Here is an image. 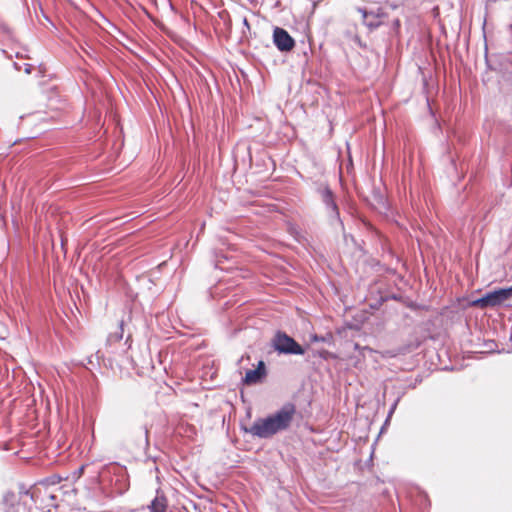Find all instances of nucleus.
<instances>
[{"mask_svg":"<svg viewBox=\"0 0 512 512\" xmlns=\"http://www.w3.org/2000/svg\"><path fill=\"white\" fill-rule=\"evenodd\" d=\"M271 345L279 354L303 355L305 350L292 337L285 332L277 331L272 338Z\"/></svg>","mask_w":512,"mask_h":512,"instance_id":"f03ea898","label":"nucleus"},{"mask_svg":"<svg viewBox=\"0 0 512 512\" xmlns=\"http://www.w3.org/2000/svg\"><path fill=\"white\" fill-rule=\"evenodd\" d=\"M312 341H314V342L324 341V337H322V336H318V335H314V336L312 337Z\"/></svg>","mask_w":512,"mask_h":512,"instance_id":"a211bd4d","label":"nucleus"},{"mask_svg":"<svg viewBox=\"0 0 512 512\" xmlns=\"http://www.w3.org/2000/svg\"><path fill=\"white\" fill-rule=\"evenodd\" d=\"M49 497L53 500L55 499V496L53 494H50Z\"/></svg>","mask_w":512,"mask_h":512,"instance_id":"5701e85b","label":"nucleus"},{"mask_svg":"<svg viewBox=\"0 0 512 512\" xmlns=\"http://www.w3.org/2000/svg\"><path fill=\"white\" fill-rule=\"evenodd\" d=\"M5 512H24L25 507L21 504L19 497L12 492L6 493L3 498Z\"/></svg>","mask_w":512,"mask_h":512,"instance_id":"6e6552de","label":"nucleus"},{"mask_svg":"<svg viewBox=\"0 0 512 512\" xmlns=\"http://www.w3.org/2000/svg\"><path fill=\"white\" fill-rule=\"evenodd\" d=\"M123 326H124V322L121 321L119 324V327H118V331L109 334V336L107 338L108 344L118 342L123 338V333H124Z\"/></svg>","mask_w":512,"mask_h":512,"instance_id":"ddd939ff","label":"nucleus"},{"mask_svg":"<svg viewBox=\"0 0 512 512\" xmlns=\"http://www.w3.org/2000/svg\"><path fill=\"white\" fill-rule=\"evenodd\" d=\"M144 438H145L146 444H148V429L147 428H144Z\"/></svg>","mask_w":512,"mask_h":512,"instance_id":"6ab92c4d","label":"nucleus"},{"mask_svg":"<svg viewBox=\"0 0 512 512\" xmlns=\"http://www.w3.org/2000/svg\"><path fill=\"white\" fill-rule=\"evenodd\" d=\"M219 264H220V260H218V261H217V263H216V267H218V266H219Z\"/></svg>","mask_w":512,"mask_h":512,"instance_id":"b1692460","label":"nucleus"},{"mask_svg":"<svg viewBox=\"0 0 512 512\" xmlns=\"http://www.w3.org/2000/svg\"><path fill=\"white\" fill-rule=\"evenodd\" d=\"M148 508L149 512H165L167 509V498L162 492L157 490L156 496Z\"/></svg>","mask_w":512,"mask_h":512,"instance_id":"9d476101","label":"nucleus"},{"mask_svg":"<svg viewBox=\"0 0 512 512\" xmlns=\"http://www.w3.org/2000/svg\"><path fill=\"white\" fill-rule=\"evenodd\" d=\"M273 41L275 46L282 52L291 51L295 46L294 39L285 29L280 27L274 29Z\"/></svg>","mask_w":512,"mask_h":512,"instance_id":"39448f33","label":"nucleus"},{"mask_svg":"<svg viewBox=\"0 0 512 512\" xmlns=\"http://www.w3.org/2000/svg\"><path fill=\"white\" fill-rule=\"evenodd\" d=\"M498 306L512 297V286L496 290Z\"/></svg>","mask_w":512,"mask_h":512,"instance_id":"9b49d317","label":"nucleus"},{"mask_svg":"<svg viewBox=\"0 0 512 512\" xmlns=\"http://www.w3.org/2000/svg\"><path fill=\"white\" fill-rule=\"evenodd\" d=\"M84 469H85V466H84V465H82L81 467H79V468L75 471L74 475H75L76 477H78V478H79V477L83 474Z\"/></svg>","mask_w":512,"mask_h":512,"instance_id":"f3484780","label":"nucleus"},{"mask_svg":"<svg viewBox=\"0 0 512 512\" xmlns=\"http://www.w3.org/2000/svg\"><path fill=\"white\" fill-rule=\"evenodd\" d=\"M61 478L57 475H53L39 482V485L50 486L56 485L60 482Z\"/></svg>","mask_w":512,"mask_h":512,"instance_id":"4468645a","label":"nucleus"},{"mask_svg":"<svg viewBox=\"0 0 512 512\" xmlns=\"http://www.w3.org/2000/svg\"><path fill=\"white\" fill-rule=\"evenodd\" d=\"M472 305L481 309L498 306L496 290L487 292L481 298L474 300Z\"/></svg>","mask_w":512,"mask_h":512,"instance_id":"1a4fd4ad","label":"nucleus"},{"mask_svg":"<svg viewBox=\"0 0 512 512\" xmlns=\"http://www.w3.org/2000/svg\"><path fill=\"white\" fill-rule=\"evenodd\" d=\"M107 469L110 473H113L115 477L114 485L117 492L120 494L124 493L129 487V479L126 469L117 464L110 465Z\"/></svg>","mask_w":512,"mask_h":512,"instance_id":"423d86ee","label":"nucleus"},{"mask_svg":"<svg viewBox=\"0 0 512 512\" xmlns=\"http://www.w3.org/2000/svg\"><path fill=\"white\" fill-rule=\"evenodd\" d=\"M399 400H400V399H399V398H397V399L395 400V402L393 403V405L391 406V408H390V410H389V413H388V417H390V416L394 413V411H395V409H396V407H397V405H398Z\"/></svg>","mask_w":512,"mask_h":512,"instance_id":"dca6fc26","label":"nucleus"},{"mask_svg":"<svg viewBox=\"0 0 512 512\" xmlns=\"http://www.w3.org/2000/svg\"><path fill=\"white\" fill-rule=\"evenodd\" d=\"M14 67L18 71L23 69L26 74H31L32 69H33V66L29 63H24L23 65H21V64L15 62Z\"/></svg>","mask_w":512,"mask_h":512,"instance_id":"2eb2a0df","label":"nucleus"},{"mask_svg":"<svg viewBox=\"0 0 512 512\" xmlns=\"http://www.w3.org/2000/svg\"><path fill=\"white\" fill-rule=\"evenodd\" d=\"M394 26H395L396 28H398V27L400 26V21H399L398 19H396V20L394 21Z\"/></svg>","mask_w":512,"mask_h":512,"instance_id":"aec40b11","label":"nucleus"},{"mask_svg":"<svg viewBox=\"0 0 512 512\" xmlns=\"http://www.w3.org/2000/svg\"><path fill=\"white\" fill-rule=\"evenodd\" d=\"M296 406L293 403H285L279 410L266 417L256 419L244 431L253 437L270 439L274 435L287 431L295 418Z\"/></svg>","mask_w":512,"mask_h":512,"instance_id":"f257e3e1","label":"nucleus"},{"mask_svg":"<svg viewBox=\"0 0 512 512\" xmlns=\"http://www.w3.org/2000/svg\"><path fill=\"white\" fill-rule=\"evenodd\" d=\"M266 375V367L263 361H259L257 368L254 370H248L244 377V383L247 385H253L260 383Z\"/></svg>","mask_w":512,"mask_h":512,"instance_id":"0eeeda50","label":"nucleus"},{"mask_svg":"<svg viewBox=\"0 0 512 512\" xmlns=\"http://www.w3.org/2000/svg\"><path fill=\"white\" fill-rule=\"evenodd\" d=\"M358 12L361 13L363 23L369 28V30L378 28L385 17V13L380 7L375 9L359 8Z\"/></svg>","mask_w":512,"mask_h":512,"instance_id":"20e7f679","label":"nucleus"},{"mask_svg":"<svg viewBox=\"0 0 512 512\" xmlns=\"http://www.w3.org/2000/svg\"><path fill=\"white\" fill-rule=\"evenodd\" d=\"M498 306L512 297V286L496 290Z\"/></svg>","mask_w":512,"mask_h":512,"instance_id":"f8f14e48","label":"nucleus"},{"mask_svg":"<svg viewBox=\"0 0 512 512\" xmlns=\"http://www.w3.org/2000/svg\"><path fill=\"white\" fill-rule=\"evenodd\" d=\"M317 192L320 195L323 204L325 205L328 216L331 219L340 221V213L335 201V195L329 186L321 184L317 188Z\"/></svg>","mask_w":512,"mask_h":512,"instance_id":"7ed1b4c3","label":"nucleus"},{"mask_svg":"<svg viewBox=\"0 0 512 512\" xmlns=\"http://www.w3.org/2000/svg\"><path fill=\"white\" fill-rule=\"evenodd\" d=\"M130 338H131V335L129 334V335L127 336L126 342H128V341L130 340Z\"/></svg>","mask_w":512,"mask_h":512,"instance_id":"4be33fe9","label":"nucleus"},{"mask_svg":"<svg viewBox=\"0 0 512 512\" xmlns=\"http://www.w3.org/2000/svg\"><path fill=\"white\" fill-rule=\"evenodd\" d=\"M35 493H36V490L32 491L31 498H34Z\"/></svg>","mask_w":512,"mask_h":512,"instance_id":"412c9836","label":"nucleus"}]
</instances>
